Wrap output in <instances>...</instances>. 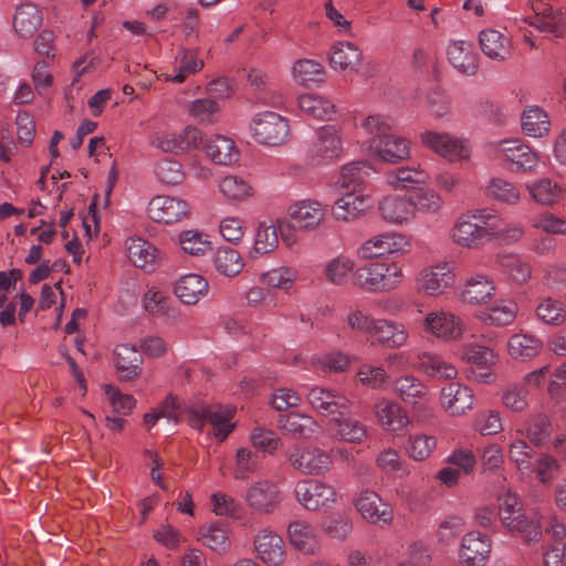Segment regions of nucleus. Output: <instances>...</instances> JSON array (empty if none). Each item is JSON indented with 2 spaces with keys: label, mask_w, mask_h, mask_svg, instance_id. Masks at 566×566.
I'll return each mask as SVG.
<instances>
[{
  "label": "nucleus",
  "mask_w": 566,
  "mask_h": 566,
  "mask_svg": "<svg viewBox=\"0 0 566 566\" xmlns=\"http://www.w3.org/2000/svg\"><path fill=\"white\" fill-rule=\"evenodd\" d=\"M398 102L403 104L434 106L439 104H446L448 102V97L439 86H432L426 90H416L409 92Z\"/></svg>",
  "instance_id": "obj_62"
},
{
  "label": "nucleus",
  "mask_w": 566,
  "mask_h": 566,
  "mask_svg": "<svg viewBox=\"0 0 566 566\" xmlns=\"http://www.w3.org/2000/svg\"><path fill=\"white\" fill-rule=\"evenodd\" d=\"M289 216L295 229L311 231L324 222L326 211L318 200L304 199L290 207Z\"/></svg>",
  "instance_id": "obj_20"
},
{
  "label": "nucleus",
  "mask_w": 566,
  "mask_h": 566,
  "mask_svg": "<svg viewBox=\"0 0 566 566\" xmlns=\"http://www.w3.org/2000/svg\"><path fill=\"white\" fill-rule=\"evenodd\" d=\"M533 449L523 439H514L509 447V459L514 462L522 475H530L533 472L531 463Z\"/></svg>",
  "instance_id": "obj_60"
},
{
  "label": "nucleus",
  "mask_w": 566,
  "mask_h": 566,
  "mask_svg": "<svg viewBox=\"0 0 566 566\" xmlns=\"http://www.w3.org/2000/svg\"><path fill=\"white\" fill-rule=\"evenodd\" d=\"M439 401L448 415L460 417L473 408L475 396L473 390L467 385L451 381L441 388Z\"/></svg>",
  "instance_id": "obj_15"
},
{
  "label": "nucleus",
  "mask_w": 566,
  "mask_h": 566,
  "mask_svg": "<svg viewBox=\"0 0 566 566\" xmlns=\"http://www.w3.org/2000/svg\"><path fill=\"white\" fill-rule=\"evenodd\" d=\"M416 368L430 378L438 380H454L458 377V368L441 355L423 352L417 357Z\"/></svg>",
  "instance_id": "obj_34"
},
{
  "label": "nucleus",
  "mask_w": 566,
  "mask_h": 566,
  "mask_svg": "<svg viewBox=\"0 0 566 566\" xmlns=\"http://www.w3.org/2000/svg\"><path fill=\"white\" fill-rule=\"evenodd\" d=\"M370 336L385 347L399 348L407 343L409 334L401 323L377 319Z\"/></svg>",
  "instance_id": "obj_41"
},
{
  "label": "nucleus",
  "mask_w": 566,
  "mask_h": 566,
  "mask_svg": "<svg viewBox=\"0 0 566 566\" xmlns=\"http://www.w3.org/2000/svg\"><path fill=\"white\" fill-rule=\"evenodd\" d=\"M547 534L552 536L553 543L543 554L544 565L562 566L566 551V543L564 542L566 536V527L563 522H559L556 517H553L551 518Z\"/></svg>",
  "instance_id": "obj_46"
},
{
  "label": "nucleus",
  "mask_w": 566,
  "mask_h": 566,
  "mask_svg": "<svg viewBox=\"0 0 566 566\" xmlns=\"http://www.w3.org/2000/svg\"><path fill=\"white\" fill-rule=\"evenodd\" d=\"M500 517L503 526L511 532L520 533L525 542L538 541L542 535L538 520L535 516H526L523 510L502 514Z\"/></svg>",
  "instance_id": "obj_42"
},
{
  "label": "nucleus",
  "mask_w": 566,
  "mask_h": 566,
  "mask_svg": "<svg viewBox=\"0 0 566 566\" xmlns=\"http://www.w3.org/2000/svg\"><path fill=\"white\" fill-rule=\"evenodd\" d=\"M491 553V541L480 532H469L462 537L460 559L464 566H484Z\"/></svg>",
  "instance_id": "obj_24"
},
{
  "label": "nucleus",
  "mask_w": 566,
  "mask_h": 566,
  "mask_svg": "<svg viewBox=\"0 0 566 566\" xmlns=\"http://www.w3.org/2000/svg\"><path fill=\"white\" fill-rule=\"evenodd\" d=\"M531 197L538 203L552 205L562 195V188L549 178H543L526 186Z\"/></svg>",
  "instance_id": "obj_61"
},
{
  "label": "nucleus",
  "mask_w": 566,
  "mask_h": 566,
  "mask_svg": "<svg viewBox=\"0 0 566 566\" xmlns=\"http://www.w3.org/2000/svg\"><path fill=\"white\" fill-rule=\"evenodd\" d=\"M328 61L332 69L355 73L363 62L360 49L349 41L335 42L328 53Z\"/></svg>",
  "instance_id": "obj_28"
},
{
  "label": "nucleus",
  "mask_w": 566,
  "mask_h": 566,
  "mask_svg": "<svg viewBox=\"0 0 566 566\" xmlns=\"http://www.w3.org/2000/svg\"><path fill=\"white\" fill-rule=\"evenodd\" d=\"M543 349L539 337L530 333H516L507 339V354L515 361H530L537 357Z\"/></svg>",
  "instance_id": "obj_36"
},
{
  "label": "nucleus",
  "mask_w": 566,
  "mask_h": 566,
  "mask_svg": "<svg viewBox=\"0 0 566 566\" xmlns=\"http://www.w3.org/2000/svg\"><path fill=\"white\" fill-rule=\"evenodd\" d=\"M259 470V455L248 449L239 448L235 452L232 476L237 481H247Z\"/></svg>",
  "instance_id": "obj_54"
},
{
  "label": "nucleus",
  "mask_w": 566,
  "mask_h": 566,
  "mask_svg": "<svg viewBox=\"0 0 566 566\" xmlns=\"http://www.w3.org/2000/svg\"><path fill=\"white\" fill-rule=\"evenodd\" d=\"M455 282L453 269L449 262H439L423 266L415 277L416 291L427 297H439L448 292Z\"/></svg>",
  "instance_id": "obj_4"
},
{
  "label": "nucleus",
  "mask_w": 566,
  "mask_h": 566,
  "mask_svg": "<svg viewBox=\"0 0 566 566\" xmlns=\"http://www.w3.org/2000/svg\"><path fill=\"white\" fill-rule=\"evenodd\" d=\"M291 546L305 555H316L322 549V539L316 527L306 521H293L287 526Z\"/></svg>",
  "instance_id": "obj_21"
},
{
  "label": "nucleus",
  "mask_w": 566,
  "mask_h": 566,
  "mask_svg": "<svg viewBox=\"0 0 566 566\" xmlns=\"http://www.w3.org/2000/svg\"><path fill=\"white\" fill-rule=\"evenodd\" d=\"M518 307L514 301L501 300L491 307L480 311L476 318L491 326H506L514 322Z\"/></svg>",
  "instance_id": "obj_45"
},
{
  "label": "nucleus",
  "mask_w": 566,
  "mask_h": 566,
  "mask_svg": "<svg viewBox=\"0 0 566 566\" xmlns=\"http://www.w3.org/2000/svg\"><path fill=\"white\" fill-rule=\"evenodd\" d=\"M370 207V198L363 190H346L332 206L337 221L349 222L361 217Z\"/></svg>",
  "instance_id": "obj_23"
},
{
  "label": "nucleus",
  "mask_w": 566,
  "mask_h": 566,
  "mask_svg": "<svg viewBox=\"0 0 566 566\" xmlns=\"http://www.w3.org/2000/svg\"><path fill=\"white\" fill-rule=\"evenodd\" d=\"M289 461L295 470L306 475H324L333 465L331 453L316 446L295 447Z\"/></svg>",
  "instance_id": "obj_11"
},
{
  "label": "nucleus",
  "mask_w": 566,
  "mask_h": 566,
  "mask_svg": "<svg viewBox=\"0 0 566 566\" xmlns=\"http://www.w3.org/2000/svg\"><path fill=\"white\" fill-rule=\"evenodd\" d=\"M155 175L161 184L167 186L180 185L186 176L182 165L170 158H164L156 164Z\"/></svg>",
  "instance_id": "obj_64"
},
{
  "label": "nucleus",
  "mask_w": 566,
  "mask_h": 566,
  "mask_svg": "<svg viewBox=\"0 0 566 566\" xmlns=\"http://www.w3.org/2000/svg\"><path fill=\"white\" fill-rule=\"evenodd\" d=\"M205 546L217 554H226L231 547L230 527L227 523L214 522L200 528Z\"/></svg>",
  "instance_id": "obj_48"
},
{
  "label": "nucleus",
  "mask_w": 566,
  "mask_h": 566,
  "mask_svg": "<svg viewBox=\"0 0 566 566\" xmlns=\"http://www.w3.org/2000/svg\"><path fill=\"white\" fill-rule=\"evenodd\" d=\"M447 56L450 64L460 74L472 76L479 70L478 54L469 41H451L447 48Z\"/></svg>",
  "instance_id": "obj_26"
},
{
  "label": "nucleus",
  "mask_w": 566,
  "mask_h": 566,
  "mask_svg": "<svg viewBox=\"0 0 566 566\" xmlns=\"http://www.w3.org/2000/svg\"><path fill=\"white\" fill-rule=\"evenodd\" d=\"M250 128L253 139L264 146H282L291 138L289 119L273 111L258 113Z\"/></svg>",
  "instance_id": "obj_3"
},
{
  "label": "nucleus",
  "mask_w": 566,
  "mask_h": 566,
  "mask_svg": "<svg viewBox=\"0 0 566 566\" xmlns=\"http://www.w3.org/2000/svg\"><path fill=\"white\" fill-rule=\"evenodd\" d=\"M279 244L277 229L272 222H260L251 253L263 255L273 252Z\"/></svg>",
  "instance_id": "obj_55"
},
{
  "label": "nucleus",
  "mask_w": 566,
  "mask_h": 566,
  "mask_svg": "<svg viewBox=\"0 0 566 566\" xmlns=\"http://www.w3.org/2000/svg\"><path fill=\"white\" fill-rule=\"evenodd\" d=\"M209 282L200 274L180 276L174 284L176 297L186 305H196L208 295Z\"/></svg>",
  "instance_id": "obj_27"
},
{
  "label": "nucleus",
  "mask_w": 566,
  "mask_h": 566,
  "mask_svg": "<svg viewBox=\"0 0 566 566\" xmlns=\"http://www.w3.org/2000/svg\"><path fill=\"white\" fill-rule=\"evenodd\" d=\"M402 268L396 262L373 261L355 271V286L367 293H388L403 282Z\"/></svg>",
  "instance_id": "obj_2"
},
{
  "label": "nucleus",
  "mask_w": 566,
  "mask_h": 566,
  "mask_svg": "<svg viewBox=\"0 0 566 566\" xmlns=\"http://www.w3.org/2000/svg\"><path fill=\"white\" fill-rule=\"evenodd\" d=\"M410 197L387 196L379 202L381 218L392 224L403 226L415 220Z\"/></svg>",
  "instance_id": "obj_30"
},
{
  "label": "nucleus",
  "mask_w": 566,
  "mask_h": 566,
  "mask_svg": "<svg viewBox=\"0 0 566 566\" xmlns=\"http://www.w3.org/2000/svg\"><path fill=\"white\" fill-rule=\"evenodd\" d=\"M206 155L217 165L230 166L240 158L235 142L224 135H213L205 144Z\"/></svg>",
  "instance_id": "obj_38"
},
{
  "label": "nucleus",
  "mask_w": 566,
  "mask_h": 566,
  "mask_svg": "<svg viewBox=\"0 0 566 566\" xmlns=\"http://www.w3.org/2000/svg\"><path fill=\"white\" fill-rule=\"evenodd\" d=\"M128 259L139 269L150 270L157 259V249L142 238H130L126 241Z\"/></svg>",
  "instance_id": "obj_49"
},
{
  "label": "nucleus",
  "mask_w": 566,
  "mask_h": 566,
  "mask_svg": "<svg viewBox=\"0 0 566 566\" xmlns=\"http://www.w3.org/2000/svg\"><path fill=\"white\" fill-rule=\"evenodd\" d=\"M410 250L408 238L397 232L376 234L360 244L357 254L361 259H379L386 255H402Z\"/></svg>",
  "instance_id": "obj_10"
},
{
  "label": "nucleus",
  "mask_w": 566,
  "mask_h": 566,
  "mask_svg": "<svg viewBox=\"0 0 566 566\" xmlns=\"http://www.w3.org/2000/svg\"><path fill=\"white\" fill-rule=\"evenodd\" d=\"M216 270L224 276H235L243 269V260L240 253L230 247H219L213 254Z\"/></svg>",
  "instance_id": "obj_52"
},
{
  "label": "nucleus",
  "mask_w": 566,
  "mask_h": 566,
  "mask_svg": "<svg viewBox=\"0 0 566 566\" xmlns=\"http://www.w3.org/2000/svg\"><path fill=\"white\" fill-rule=\"evenodd\" d=\"M277 423L284 434L296 439H311L321 429L318 422L312 416L300 412L281 416Z\"/></svg>",
  "instance_id": "obj_37"
},
{
  "label": "nucleus",
  "mask_w": 566,
  "mask_h": 566,
  "mask_svg": "<svg viewBox=\"0 0 566 566\" xmlns=\"http://www.w3.org/2000/svg\"><path fill=\"white\" fill-rule=\"evenodd\" d=\"M203 142L202 132L191 125L179 133H165L156 137L154 145L164 153L186 154L199 149Z\"/></svg>",
  "instance_id": "obj_16"
},
{
  "label": "nucleus",
  "mask_w": 566,
  "mask_h": 566,
  "mask_svg": "<svg viewBox=\"0 0 566 566\" xmlns=\"http://www.w3.org/2000/svg\"><path fill=\"white\" fill-rule=\"evenodd\" d=\"M343 144L338 130L334 125H324L316 130L306 148V160L312 166L327 165L339 158Z\"/></svg>",
  "instance_id": "obj_5"
},
{
  "label": "nucleus",
  "mask_w": 566,
  "mask_h": 566,
  "mask_svg": "<svg viewBox=\"0 0 566 566\" xmlns=\"http://www.w3.org/2000/svg\"><path fill=\"white\" fill-rule=\"evenodd\" d=\"M482 53L495 62H504L512 55L511 40L495 29L482 30L479 34Z\"/></svg>",
  "instance_id": "obj_35"
},
{
  "label": "nucleus",
  "mask_w": 566,
  "mask_h": 566,
  "mask_svg": "<svg viewBox=\"0 0 566 566\" xmlns=\"http://www.w3.org/2000/svg\"><path fill=\"white\" fill-rule=\"evenodd\" d=\"M296 501L307 511L332 509L337 502L335 488L324 481L307 479L295 484Z\"/></svg>",
  "instance_id": "obj_8"
},
{
  "label": "nucleus",
  "mask_w": 566,
  "mask_h": 566,
  "mask_svg": "<svg viewBox=\"0 0 566 566\" xmlns=\"http://www.w3.org/2000/svg\"><path fill=\"white\" fill-rule=\"evenodd\" d=\"M384 179L395 190H407L426 185L430 180V175L420 165L402 166L385 172Z\"/></svg>",
  "instance_id": "obj_32"
},
{
  "label": "nucleus",
  "mask_w": 566,
  "mask_h": 566,
  "mask_svg": "<svg viewBox=\"0 0 566 566\" xmlns=\"http://www.w3.org/2000/svg\"><path fill=\"white\" fill-rule=\"evenodd\" d=\"M522 132L533 138H539L548 134L551 120L543 108H525L521 115Z\"/></svg>",
  "instance_id": "obj_50"
},
{
  "label": "nucleus",
  "mask_w": 566,
  "mask_h": 566,
  "mask_svg": "<svg viewBox=\"0 0 566 566\" xmlns=\"http://www.w3.org/2000/svg\"><path fill=\"white\" fill-rule=\"evenodd\" d=\"M437 447V439L424 433L410 434L406 442V453L415 461H424Z\"/></svg>",
  "instance_id": "obj_56"
},
{
  "label": "nucleus",
  "mask_w": 566,
  "mask_h": 566,
  "mask_svg": "<svg viewBox=\"0 0 566 566\" xmlns=\"http://www.w3.org/2000/svg\"><path fill=\"white\" fill-rule=\"evenodd\" d=\"M495 294L493 281L484 274H475L470 277L461 292V300L469 305L485 304Z\"/></svg>",
  "instance_id": "obj_43"
},
{
  "label": "nucleus",
  "mask_w": 566,
  "mask_h": 566,
  "mask_svg": "<svg viewBox=\"0 0 566 566\" xmlns=\"http://www.w3.org/2000/svg\"><path fill=\"white\" fill-rule=\"evenodd\" d=\"M292 74L295 81L304 85L323 82L325 77L322 64L310 59L296 61L293 64Z\"/></svg>",
  "instance_id": "obj_57"
},
{
  "label": "nucleus",
  "mask_w": 566,
  "mask_h": 566,
  "mask_svg": "<svg viewBox=\"0 0 566 566\" xmlns=\"http://www.w3.org/2000/svg\"><path fill=\"white\" fill-rule=\"evenodd\" d=\"M421 326L426 334L442 342H457L462 338L465 331L463 321L446 310L428 312Z\"/></svg>",
  "instance_id": "obj_9"
},
{
  "label": "nucleus",
  "mask_w": 566,
  "mask_h": 566,
  "mask_svg": "<svg viewBox=\"0 0 566 566\" xmlns=\"http://www.w3.org/2000/svg\"><path fill=\"white\" fill-rule=\"evenodd\" d=\"M412 202L413 216L417 213L434 214L440 211L443 206V200L433 189L421 188L413 196H410Z\"/></svg>",
  "instance_id": "obj_59"
},
{
  "label": "nucleus",
  "mask_w": 566,
  "mask_h": 566,
  "mask_svg": "<svg viewBox=\"0 0 566 566\" xmlns=\"http://www.w3.org/2000/svg\"><path fill=\"white\" fill-rule=\"evenodd\" d=\"M356 510L364 520L371 524L388 525L392 521V510L389 504L374 491L365 490L354 500Z\"/></svg>",
  "instance_id": "obj_19"
},
{
  "label": "nucleus",
  "mask_w": 566,
  "mask_h": 566,
  "mask_svg": "<svg viewBox=\"0 0 566 566\" xmlns=\"http://www.w3.org/2000/svg\"><path fill=\"white\" fill-rule=\"evenodd\" d=\"M338 413V417L331 419L328 432L331 438L337 441L359 444L368 437V428L360 420Z\"/></svg>",
  "instance_id": "obj_25"
},
{
  "label": "nucleus",
  "mask_w": 566,
  "mask_h": 566,
  "mask_svg": "<svg viewBox=\"0 0 566 566\" xmlns=\"http://www.w3.org/2000/svg\"><path fill=\"white\" fill-rule=\"evenodd\" d=\"M394 394L407 405H423L430 399L427 385L413 375H405L392 382Z\"/></svg>",
  "instance_id": "obj_29"
},
{
  "label": "nucleus",
  "mask_w": 566,
  "mask_h": 566,
  "mask_svg": "<svg viewBox=\"0 0 566 566\" xmlns=\"http://www.w3.org/2000/svg\"><path fill=\"white\" fill-rule=\"evenodd\" d=\"M485 191L489 197L506 205H516L521 198L517 187L503 178H492L488 182Z\"/></svg>",
  "instance_id": "obj_58"
},
{
  "label": "nucleus",
  "mask_w": 566,
  "mask_h": 566,
  "mask_svg": "<svg viewBox=\"0 0 566 566\" xmlns=\"http://www.w3.org/2000/svg\"><path fill=\"white\" fill-rule=\"evenodd\" d=\"M496 149L516 171L531 172L538 166L539 155L520 138L500 140Z\"/></svg>",
  "instance_id": "obj_13"
},
{
  "label": "nucleus",
  "mask_w": 566,
  "mask_h": 566,
  "mask_svg": "<svg viewBox=\"0 0 566 566\" xmlns=\"http://www.w3.org/2000/svg\"><path fill=\"white\" fill-rule=\"evenodd\" d=\"M114 355L119 379L132 381L140 375L143 357L134 345L119 344L115 347Z\"/></svg>",
  "instance_id": "obj_33"
},
{
  "label": "nucleus",
  "mask_w": 566,
  "mask_h": 566,
  "mask_svg": "<svg viewBox=\"0 0 566 566\" xmlns=\"http://www.w3.org/2000/svg\"><path fill=\"white\" fill-rule=\"evenodd\" d=\"M501 224L502 218L494 209H476L458 218L450 238L462 248L476 249L497 238Z\"/></svg>",
  "instance_id": "obj_1"
},
{
  "label": "nucleus",
  "mask_w": 566,
  "mask_h": 566,
  "mask_svg": "<svg viewBox=\"0 0 566 566\" xmlns=\"http://www.w3.org/2000/svg\"><path fill=\"white\" fill-rule=\"evenodd\" d=\"M253 547L266 566H281L286 559V546L282 536L270 527L261 528L254 535Z\"/></svg>",
  "instance_id": "obj_14"
},
{
  "label": "nucleus",
  "mask_w": 566,
  "mask_h": 566,
  "mask_svg": "<svg viewBox=\"0 0 566 566\" xmlns=\"http://www.w3.org/2000/svg\"><path fill=\"white\" fill-rule=\"evenodd\" d=\"M370 147L380 160L389 164L405 161L411 156L410 139L396 134L375 136Z\"/></svg>",
  "instance_id": "obj_18"
},
{
  "label": "nucleus",
  "mask_w": 566,
  "mask_h": 566,
  "mask_svg": "<svg viewBox=\"0 0 566 566\" xmlns=\"http://www.w3.org/2000/svg\"><path fill=\"white\" fill-rule=\"evenodd\" d=\"M143 308L151 316L177 322L181 313L171 304L169 296L156 286L148 287L142 297Z\"/></svg>",
  "instance_id": "obj_31"
},
{
  "label": "nucleus",
  "mask_w": 566,
  "mask_h": 566,
  "mask_svg": "<svg viewBox=\"0 0 566 566\" xmlns=\"http://www.w3.org/2000/svg\"><path fill=\"white\" fill-rule=\"evenodd\" d=\"M420 139L427 148L450 163H463L471 158L472 149L464 138L448 133L427 130L420 135Z\"/></svg>",
  "instance_id": "obj_7"
},
{
  "label": "nucleus",
  "mask_w": 566,
  "mask_h": 566,
  "mask_svg": "<svg viewBox=\"0 0 566 566\" xmlns=\"http://www.w3.org/2000/svg\"><path fill=\"white\" fill-rule=\"evenodd\" d=\"M527 23L552 38H560L564 33L565 15L562 9L547 6Z\"/></svg>",
  "instance_id": "obj_44"
},
{
  "label": "nucleus",
  "mask_w": 566,
  "mask_h": 566,
  "mask_svg": "<svg viewBox=\"0 0 566 566\" xmlns=\"http://www.w3.org/2000/svg\"><path fill=\"white\" fill-rule=\"evenodd\" d=\"M219 190L230 201H243L253 195V188L242 177L227 175L219 181Z\"/></svg>",
  "instance_id": "obj_53"
},
{
  "label": "nucleus",
  "mask_w": 566,
  "mask_h": 566,
  "mask_svg": "<svg viewBox=\"0 0 566 566\" xmlns=\"http://www.w3.org/2000/svg\"><path fill=\"white\" fill-rule=\"evenodd\" d=\"M460 358L479 368H491L496 364L499 357L493 348L475 342H468L461 346Z\"/></svg>",
  "instance_id": "obj_51"
},
{
  "label": "nucleus",
  "mask_w": 566,
  "mask_h": 566,
  "mask_svg": "<svg viewBox=\"0 0 566 566\" xmlns=\"http://www.w3.org/2000/svg\"><path fill=\"white\" fill-rule=\"evenodd\" d=\"M147 213L155 222L170 224L188 218L189 206L180 198L155 196L148 203Z\"/></svg>",
  "instance_id": "obj_17"
},
{
  "label": "nucleus",
  "mask_w": 566,
  "mask_h": 566,
  "mask_svg": "<svg viewBox=\"0 0 566 566\" xmlns=\"http://www.w3.org/2000/svg\"><path fill=\"white\" fill-rule=\"evenodd\" d=\"M306 399L315 410L328 415L348 412L352 408V401L340 391L318 386L307 391Z\"/></svg>",
  "instance_id": "obj_22"
},
{
  "label": "nucleus",
  "mask_w": 566,
  "mask_h": 566,
  "mask_svg": "<svg viewBox=\"0 0 566 566\" xmlns=\"http://www.w3.org/2000/svg\"><path fill=\"white\" fill-rule=\"evenodd\" d=\"M244 500L252 511L261 514H271L280 506L282 493L273 481L260 479L247 488Z\"/></svg>",
  "instance_id": "obj_12"
},
{
  "label": "nucleus",
  "mask_w": 566,
  "mask_h": 566,
  "mask_svg": "<svg viewBox=\"0 0 566 566\" xmlns=\"http://www.w3.org/2000/svg\"><path fill=\"white\" fill-rule=\"evenodd\" d=\"M42 14L38 7L31 2H24L17 7L13 17V28L21 38L31 36L40 28Z\"/></svg>",
  "instance_id": "obj_47"
},
{
  "label": "nucleus",
  "mask_w": 566,
  "mask_h": 566,
  "mask_svg": "<svg viewBox=\"0 0 566 566\" xmlns=\"http://www.w3.org/2000/svg\"><path fill=\"white\" fill-rule=\"evenodd\" d=\"M188 413V420L192 428L201 430L202 426L208 422L216 429L214 434L220 440H224L233 430L230 420L234 415V409L230 406L218 403L192 406Z\"/></svg>",
  "instance_id": "obj_6"
},
{
  "label": "nucleus",
  "mask_w": 566,
  "mask_h": 566,
  "mask_svg": "<svg viewBox=\"0 0 566 566\" xmlns=\"http://www.w3.org/2000/svg\"><path fill=\"white\" fill-rule=\"evenodd\" d=\"M356 261L347 254H338L329 259L323 268V274L327 282L336 286H343L348 283L353 276L355 285Z\"/></svg>",
  "instance_id": "obj_40"
},
{
  "label": "nucleus",
  "mask_w": 566,
  "mask_h": 566,
  "mask_svg": "<svg viewBox=\"0 0 566 566\" xmlns=\"http://www.w3.org/2000/svg\"><path fill=\"white\" fill-rule=\"evenodd\" d=\"M375 415L380 426L387 431H401L409 424V417L397 402L381 399L375 405Z\"/></svg>",
  "instance_id": "obj_39"
},
{
  "label": "nucleus",
  "mask_w": 566,
  "mask_h": 566,
  "mask_svg": "<svg viewBox=\"0 0 566 566\" xmlns=\"http://www.w3.org/2000/svg\"><path fill=\"white\" fill-rule=\"evenodd\" d=\"M179 244L190 255H202L211 248L209 235L199 230H186L179 234Z\"/></svg>",
  "instance_id": "obj_63"
}]
</instances>
